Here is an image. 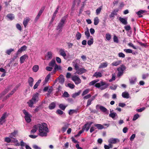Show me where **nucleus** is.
<instances>
[{"instance_id":"1","label":"nucleus","mask_w":149,"mask_h":149,"mask_svg":"<svg viewBox=\"0 0 149 149\" xmlns=\"http://www.w3.org/2000/svg\"><path fill=\"white\" fill-rule=\"evenodd\" d=\"M39 131V135L42 137L46 136L47 133L48 132V129L47 127V124L45 123L37 125Z\"/></svg>"},{"instance_id":"2","label":"nucleus","mask_w":149,"mask_h":149,"mask_svg":"<svg viewBox=\"0 0 149 149\" xmlns=\"http://www.w3.org/2000/svg\"><path fill=\"white\" fill-rule=\"evenodd\" d=\"M38 95L39 94L37 93L33 95L31 99L27 103L29 107H32L34 103L38 101L39 100Z\"/></svg>"},{"instance_id":"3","label":"nucleus","mask_w":149,"mask_h":149,"mask_svg":"<svg viewBox=\"0 0 149 149\" xmlns=\"http://www.w3.org/2000/svg\"><path fill=\"white\" fill-rule=\"evenodd\" d=\"M68 17V15L64 16L62 18L60 22L58 24L56 29L57 30H59V32H61L62 31V29L65 24V21Z\"/></svg>"},{"instance_id":"4","label":"nucleus","mask_w":149,"mask_h":149,"mask_svg":"<svg viewBox=\"0 0 149 149\" xmlns=\"http://www.w3.org/2000/svg\"><path fill=\"white\" fill-rule=\"evenodd\" d=\"M109 84L105 82L101 81L100 82L96 83L95 86L97 88H100L101 90H103L107 88Z\"/></svg>"},{"instance_id":"5","label":"nucleus","mask_w":149,"mask_h":149,"mask_svg":"<svg viewBox=\"0 0 149 149\" xmlns=\"http://www.w3.org/2000/svg\"><path fill=\"white\" fill-rule=\"evenodd\" d=\"M22 111L25 115L24 118L26 122L28 123L31 122V118L32 117V116L25 109H24Z\"/></svg>"},{"instance_id":"6","label":"nucleus","mask_w":149,"mask_h":149,"mask_svg":"<svg viewBox=\"0 0 149 149\" xmlns=\"http://www.w3.org/2000/svg\"><path fill=\"white\" fill-rule=\"evenodd\" d=\"M126 69L125 67L123 65H122L120 67H119L117 70L118 71V74L117 76L118 77H120L123 75L124 71Z\"/></svg>"},{"instance_id":"7","label":"nucleus","mask_w":149,"mask_h":149,"mask_svg":"<svg viewBox=\"0 0 149 149\" xmlns=\"http://www.w3.org/2000/svg\"><path fill=\"white\" fill-rule=\"evenodd\" d=\"M71 79L74 82L76 85H78L81 82V79L78 76L74 75L72 76Z\"/></svg>"},{"instance_id":"8","label":"nucleus","mask_w":149,"mask_h":149,"mask_svg":"<svg viewBox=\"0 0 149 149\" xmlns=\"http://www.w3.org/2000/svg\"><path fill=\"white\" fill-rule=\"evenodd\" d=\"M96 109L98 110L100 109L102 112L105 113L106 114H109V111L104 106L100 105H97L96 106Z\"/></svg>"},{"instance_id":"9","label":"nucleus","mask_w":149,"mask_h":149,"mask_svg":"<svg viewBox=\"0 0 149 149\" xmlns=\"http://www.w3.org/2000/svg\"><path fill=\"white\" fill-rule=\"evenodd\" d=\"M79 63L80 61L78 59H76V60H74L72 62V65L74 67L75 70H77L79 68Z\"/></svg>"},{"instance_id":"10","label":"nucleus","mask_w":149,"mask_h":149,"mask_svg":"<svg viewBox=\"0 0 149 149\" xmlns=\"http://www.w3.org/2000/svg\"><path fill=\"white\" fill-rule=\"evenodd\" d=\"M7 115L6 113H4L0 118V124L2 125L6 121L5 118L7 117Z\"/></svg>"},{"instance_id":"11","label":"nucleus","mask_w":149,"mask_h":149,"mask_svg":"<svg viewBox=\"0 0 149 149\" xmlns=\"http://www.w3.org/2000/svg\"><path fill=\"white\" fill-rule=\"evenodd\" d=\"M76 70V73L79 75H80L85 73L87 71L86 69H85L84 68H79V67L77 70Z\"/></svg>"},{"instance_id":"12","label":"nucleus","mask_w":149,"mask_h":149,"mask_svg":"<svg viewBox=\"0 0 149 149\" xmlns=\"http://www.w3.org/2000/svg\"><path fill=\"white\" fill-rule=\"evenodd\" d=\"M18 131L17 130H14V132L9 134V137L11 139L15 138L17 135Z\"/></svg>"},{"instance_id":"13","label":"nucleus","mask_w":149,"mask_h":149,"mask_svg":"<svg viewBox=\"0 0 149 149\" xmlns=\"http://www.w3.org/2000/svg\"><path fill=\"white\" fill-rule=\"evenodd\" d=\"M119 10L116 9L114 10L109 15L110 18L113 19L115 17V16L117 14V13L118 12Z\"/></svg>"},{"instance_id":"14","label":"nucleus","mask_w":149,"mask_h":149,"mask_svg":"<svg viewBox=\"0 0 149 149\" xmlns=\"http://www.w3.org/2000/svg\"><path fill=\"white\" fill-rule=\"evenodd\" d=\"M119 141V140L117 138H111L109 139L108 142L109 143L115 144Z\"/></svg>"},{"instance_id":"15","label":"nucleus","mask_w":149,"mask_h":149,"mask_svg":"<svg viewBox=\"0 0 149 149\" xmlns=\"http://www.w3.org/2000/svg\"><path fill=\"white\" fill-rule=\"evenodd\" d=\"M130 83L132 85L134 84L137 81V78L136 77H133L129 79Z\"/></svg>"},{"instance_id":"16","label":"nucleus","mask_w":149,"mask_h":149,"mask_svg":"<svg viewBox=\"0 0 149 149\" xmlns=\"http://www.w3.org/2000/svg\"><path fill=\"white\" fill-rule=\"evenodd\" d=\"M119 21L123 24L126 25L127 24V18H123L121 17H119Z\"/></svg>"},{"instance_id":"17","label":"nucleus","mask_w":149,"mask_h":149,"mask_svg":"<svg viewBox=\"0 0 149 149\" xmlns=\"http://www.w3.org/2000/svg\"><path fill=\"white\" fill-rule=\"evenodd\" d=\"M28 56L26 54H24L21 56L20 58V63L21 64L23 63L26 58H28Z\"/></svg>"},{"instance_id":"18","label":"nucleus","mask_w":149,"mask_h":149,"mask_svg":"<svg viewBox=\"0 0 149 149\" xmlns=\"http://www.w3.org/2000/svg\"><path fill=\"white\" fill-rule=\"evenodd\" d=\"M60 54L63 56L64 58L66 56V54L65 53V52L64 49H61L59 51Z\"/></svg>"},{"instance_id":"19","label":"nucleus","mask_w":149,"mask_h":149,"mask_svg":"<svg viewBox=\"0 0 149 149\" xmlns=\"http://www.w3.org/2000/svg\"><path fill=\"white\" fill-rule=\"evenodd\" d=\"M11 142L14 143V145L15 146H20V143L18 142V140L15 138H14L12 139Z\"/></svg>"},{"instance_id":"20","label":"nucleus","mask_w":149,"mask_h":149,"mask_svg":"<svg viewBox=\"0 0 149 149\" xmlns=\"http://www.w3.org/2000/svg\"><path fill=\"white\" fill-rule=\"evenodd\" d=\"M27 48V47L26 45H24L19 48L17 52V54L21 53L22 51H25Z\"/></svg>"},{"instance_id":"21","label":"nucleus","mask_w":149,"mask_h":149,"mask_svg":"<svg viewBox=\"0 0 149 149\" xmlns=\"http://www.w3.org/2000/svg\"><path fill=\"white\" fill-rule=\"evenodd\" d=\"M94 126L98 130H102L105 128L102 125L100 124H95L94 125Z\"/></svg>"},{"instance_id":"22","label":"nucleus","mask_w":149,"mask_h":149,"mask_svg":"<svg viewBox=\"0 0 149 149\" xmlns=\"http://www.w3.org/2000/svg\"><path fill=\"white\" fill-rule=\"evenodd\" d=\"M59 8L58 7L57 8L56 10H55V11L54 13V14H53V16L52 17L51 20V22H52L55 19V17L56 16V15L58 12V10Z\"/></svg>"},{"instance_id":"23","label":"nucleus","mask_w":149,"mask_h":149,"mask_svg":"<svg viewBox=\"0 0 149 149\" xmlns=\"http://www.w3.org/2000/svg\"><path fill=\"white\" fill-rule=\"evenodd\" d=\"M34 81V79L33 78L30 77L28 79V82L29 85L31 87H32L33 86V83Z\"/></svg>"},{"instance_id":"24","label":"nucleus","mask_w":149,"mask_h":149,"mask_svg":"<svg viewBox=\"0 0 149 149\" xmlns=\"http://www.w3.org/2000/svg\"><path fill=\"white\" fill-rule=\"evenodd\" d=\"M59 80V82L61 84H63L64 81V79L63 78V76L61 74L58 78Z\"/></svg>"},{"instance_id":"25","label":"nucleus","mask_w":149,"mask_h":149,"mask_svg":"<svg viewBox=\"0 0 149 149\" xmlns=\"http://www.w3.org/2000/svg\"><path fill=\"white\" fill-rule=\"evenodd\" d=\"M30 19L29 17H26L25 19H24L23 21V24L25 27L27 26L29 22L30 21Z\"/></svg>"},{"instance_id":"26","label":"nucleus","mask_w":149,"mask_h":149,"mask_svg":"<svg viewBox=\"0 0 149 149\" xmlns=\"http://www.w3.org/2000/svg\"><path fill=\"white\" fill-rule=\"evenodd\" d=\"M69 124L68 123H65L63 126L62 127V131L63 133L69 127Z\"/></svg>"},{"instance_id":"27","label":"nucleus","mask_w":149,"mask_h":149,"mask_svg":"<svg viewBox=\"0 0 149 149\" xmlns=\"http://www.w3.org/2000/svg\"><path fill=\"white\" fill-rule=\"evenodd\" d=\"M146 10H140L136 12V13L138 15L139 17H141L143 16L141 14L146 13Z\"/></svg>"},{"instance_id":"28","label":"nucleus","mask_w":149,"mask_h":149,"mask_svg":"<svg viewBox=\"0 0 149 149\" xmlns=\"http://www.w3.org/2000/svg\"><path fill=\"white\" fill-rule=\"evenodd\" d=\"M108 64L107 62H105L103 63L100 64L99 66V68H103L106 67L107 66Z\"/></svg>"},{"instance_id":"29","label":"nucleus","mask_w":149,"mask_h":149,"mask_svg":"<svg viewBox=\"0 0 149 149\" xmlns=\"http://www.w3.org/2000/svg\"><path fill=\"white\" fill-rule=\"evenodd\" d=\"M56 107V103L54 102H52L49 106V108L50 110L54 109Z\"/></svg>"},{"instance_id":"30","label":"nucleus","mask_w":149,"mask_h":149,"mask_svg":"<svg viewBox=\"0 0 149 149\" xmlns=\"http://www.w3.org/2000/svg\"><path fill=\"white\" fill-rule=\"evenodd\" d=\"M122 96L126 98H128L129 97V95L128 93L126 92H123L122 94Z\"/></svg>"},{"instance_id":"31","label":"nucleus","mask_w":149,"mask_h":149,"mask_svg":"<svg viewBox=\"0 0 149 149\" xmlns=\"http://www.w3.org/2000/svg\"><path fill=\"white\" fill-rule=\"evenodd\" d=\"M38 129V127L37 125H34L33 127V129L31 131V133L33 134L35 133L36 132Z\"/></svg>"},{"instance_id":"32","label":"nucleus","mask_w":149,"mask_h":149,"mask_svg":"<svg viewBox=\"0 0 149 149\" xmlns=\"http://www.w3.org/2000/svg\"><path fill=\"white\" fill-rule=\"evenodd\" d=\"M65 86L67 87H69V88L71 89H73L75 87V85L69 83L65 84Z\"/></svg>"},{"instance_id":"33","label":"nucleus","mask_w":149,"mask_h":149,"mask_svg":"<svg viewBox=\"0 0 149 149\" xmlns=\"http://www.w3.org/2000/svg\"><path fill=\"white\" fill-rule=\"evenodd\" d=\"M93 76L97 77H100L102 76L101 73L99 72H96L93 74Z\"/></svg>"},{"instance_id":"34","label":"nucleus","mask_w":149,"mask_h":149,"mask_svg":"<svg viewBox=\"0 0 149 149\" xmlns=\"http://www.w3.org/2000/svg\"><path fill=\"white\" fill-rule=\"evenodd\" d=\"M117 116V114L116 113L114 112L112 113H110L109 115V117L113 119H115V117Z\"/></svg>"},{"instance_id":"35","label":"nucleus","mask_w":149,"mask_h":149,"mask_svg":"<svg viewBox=\"0 0 149 149\" xmlns=\"http://www.w3.org/2000/svg\"><path fill=\"white\" fill-rule=\"evenodd\" d=\"M7 17L10 20H12L14 18V15L12 14H8L7 15Z\"/></svg>"},{"instance_id":"36","label":"nucleus","mask_w":149,"mask_h":149,"mask_svg":"<svg viewBox=\"0 0 149 149\" xmlns=\"http://www.w3.org/2000/svg\"><path fill=\"white\" fill-rule=\"evenodd\" d=\"M90 127V126L88 125V124H86L85 125H84L83 128V130H85L87 132L88 130Z\"/></svg>"},{"instance_id":"37","label":"nucleus","mask_w":149,"mask_h":149,"mask_svg":"<svg viewBox=\"0 0 149 149\" xmlns=\"http://www.w3.org/2000/svg\"><path fill=\"white\" fill-rule=\"evenodd\" d=\"M61 70L62 67L60 65H58L56 64L54 68V70L55 71L58 70Z\"/></svg>"},{"instance_id":"38","label":"nucleus","mask_w":149,"mask_h":149,"mask_svg":"<svg viewBox=\"0 0 149 149\" xmlns=\"http://www.w3.org/2000/svg\"><path fill=\"white\" fill-rule=\"evenodd\" d=\"M42 109L41 106H37L36 107V108L34 110L33 113H36L40 110H41Z\"/></svg>"},{"instance_id":"39","label":"nucleus","mask_w":149,"mask_h":149,"mask_svg":"<svg viewBox=\"0 0 149 149\" xmlns=\"http://www.w3.org/2000/svg\"><path fill=\"white\" fill-rule=\"evenodd\" d=\"M90 40H88L87 42V43L88 45H91L93 44V39L92 36L91 37Z\"/></svg>"},{"instance_id":"40","label":"nucleus","mask_w":149,"mask_h":149,"mask_svg":"<svg viewBox=\"0 0 149 149\" xmlns=\"http://www.w3.org/2000/svg\"><path fill=\"white\" fill-rule=\"evenodd\" d=\"M102 6H101L100 7H99L96 10V15H99L100 12L102 10Z\"/></svg>"},{"instance_id":"41","label":"nucleus","mask_w":149,"mask_h":149,"mask_svg":"<svg viewBox=\"0 0 149 149\" xmlns=\"http://www.w3.org/2000/svg\"><path fill=\"white\" fill-rule=\"evenodd\" d=\"M56 62L55 60H52L49 63V65L51 67H54L56 65Z\"/></svg>"},{"instance_id":"42","label":"nucleus","mask_w":149,"mask_h":149,"mask_svg":"<svg viewBox=\"0 0 149 149\" xmlns=\"http://www.w3.org/2000/svg\"><path fill=\"white\" fill-rule=\"evenodd\" d=\"M99 22V20L98 17H96L94 19V24L95 25L98 24Z\"/></svg>"},{"instance_id":"43","label":"nucleus","mask_w":149,"mask_h":149,"mask_svg":"<svg viewBox=\"0 0 149 149\" xmlns=\"http://www.w3.org/2000/svg\"><path fill=\"white\" fill-rule=\"evenodd\" d=\"M33 71L35 72H37L39 69V66L37 65H34L32 68Z\"/></svg>"},{"instance_id":"44","label":"nucleus","mask_w":149,"mask_h":149,"mask_svg":"<svg viewBox=\"0 0 149 149\" xmlns=\"http://www.w3.org/2000/svg\"><path fill=\"white\" fill-rule=\"evenodd\" d=\"M85 34L86 36V38L88 39L90 37V33L88 29L85 32Z\"/></svg>"},{"instance_id":"45","label":"nucleus","mask_w":149,"mask_h":149,"mask_svg":"<svg viewBox=\"0 0 149 149\" xmlns=\"http://www.w3.org/2000/svg\"><path fill=\"white\" fill-rule=\"evenodd\" d=\"M76 38L77 40H79L81 38V33L79 32H77L76 34Z\"/></svg>"},{"instance_id":"46","label":"nucleus","mask_w":149,"mask_h":149,"mask_svg":"<svg viewBox=\"0 0 149 149\" xmlns=\"http://www.w3.org/2000/svg\"><path fill=\"white\" fill-rule=\"evenodd\" d=\"M90 90L89 89H86L85 90H84L82 93L81 94V95L82 96H84V95L87 94L89 92Z\"/></svg>"},{"instance_id":"47","label":"nucleus","mask_w":149,"mask_h":149,"mask_svg":"<svg viewBox=\"0 0 149 149\" xmlns=\"http://www.w3.org/2000/svg\"><path fill=\"white\" fill-rule=\"evenodd\" d=\"M121 62V61H114V62H113L111 64L113 66H117L119 65L120 64Z\"/></svg>"},{"instance_id":"48","label":"nucleus","mask_w":149,"mask_h":149,"mask_svg":"<svg viewBox=\"0 0 149 149\" xmlns=\"http://www.w3.org/2000/svg\"><path fill=\"white\" fill-rule=\"evenodd\" d=\"M50 74H49L45 78L44 82L45 83V84L47 83L49 81V79H50Z\"/></svg>"},{"instance_id":"49","label":"nucleus","mask_w":149,"mask_h":149,"mask_svg":"<svg viewBox=\"0 0 149 149\" xmlns=\"http://www.w3.org/2000/svg\"><path fill=\"white\" fill-rule=\"evenodd\" d=\"M4 141L8 143L11 142L12 139L9 136V137H6L4 139Z\"/></svg>"},{"instance_id":"50","label":"nucleus","mask_w":149,"mask_h":149,"mask_svg":"<svg viewBox=\"0 0 149 149\" xmlns=\"http://www.w3.org/2000/svg\"><path fill=\"white\" fill-rule=\"evenodd\" d=\"M9 91L8 88L6 89L3 91L1 95V97L5 95Z\"/></svg>"},{"instance_id":"51","label":"nucleus","mask_w":149,"mask_h":149,"mask_svg":"<svg viewBox=\"0 0 149 149\" xmlns=\"http://www.w3.org/2000/svg\"><path fill=\"white\" fill-rule=\"evenodd\" d=\"M14 51V49L11 48L7 50L6 51V53L7 54H8V55H10V54L11 52L13 51Z\"/></svg>"},{"instance_id":"52","label":"nucleus","mask_w":149,"mask_h":149,"mask_svg":"<svg viewBox=\"0 0 149 149\" xmlns=\"http://www.w3.org/2000/svg\"><path fill=\"white\" fill-rule=\"evenodd\" d=\"M77 111L74 109H70L68 113L69 115H71L73 113H76Z\"/></svg>"},{"instance_id":"53","label":"nucleus","mask_w":149,"mask_h":149,"mask_svg":"<svg viewBox=\"0 0 149 149\" xmlns=\"http://www.w3.org/2000/svg\"><path fill=\"white\" fill-rule=\"evenodd\" d=\"M45 7L44 6V7H42L41 8V9H40V10L39 12H38V15H40V16L42 14V13L43 12L45 9Z\"/></svg>"},{"instance_id":"54","label":"nucleus","mask_w":149,"mask_h":149,"mask_svg":"<svg viewBox=\"0 0 149 149\" xmlns=\"http://www.w3.org/2000/svg\"><path fill=\"white\" fill-rule=\"evenodd\" d=\"M66 106H65L64 105H63V104H60L59 105V107L62 110L64 111Z\"/></svg>"},{"instance_id":"55","label":"nucleus","mask_w":149,"mask_h":149,"mask_svg":"<svg viewBox=\"0 0 149 149\" xmlns=\"http://www.w3.org/2000/svg\"><path fill=\"white\" fill-rule=\"evenodd\" d=\"M63 96L64 97H68L70 96V95L67 92L65 91L63 94Z\"/></svg>"},{"instance_id":"56","label":"nucleus","mask_w":149,"mask_h":149,"mask_svg":"<svg viewBox=\"0 0 149 149\" xmlns=\"http://www.w3.org/2000/svg\"><path fill=\"white\" fill-rule=\"evenodd\" d=\"M80 91H79L77 93H73L72 95V97L73 98H75L77 96H78L80 94Z\"/></svg>"},{"instance_id":"57","label":"nucleus","mask_w":149,"mask_h":149,"mask_svg":"<svg viewBox=\"0 0 149 149\" xmlns=\"http://www.w3.org/2000/svg\"><path fill=\"white\" fill-rule=\"evenodd\" d=\"M27 145L26 144V143H24L23 141V140H21L20 142V146L22 147H24L25 146L26 147V146Z\"/></svg>"},{"instance_id":"58","label":"nucleus","mask_w":149,"mask_h":149,"mask_svg":"<svg viewBox=\"0 0 149 149\" xmlns=\"http://www.w3.org/2000/svg\"><path fill=\"white\" fill-rule=\"evenodd\" d=\"M116 78V75L115 74H112V77L111 79H110L109 80V82H111L113 81Z\"/></svg>"},{"instance_id":"59","label":"nucleus","mask_w":149,"mask_h":149,"mask_svg":"<svg viewBox=\"0 0 149 149\" xmlns=\"http://www.w3.org/2000/svg\"><path fill=\"white\" fill-rule=\"evenodd\" d=\"M139 117V115L138 114H135L133 117V120L134 121L136 120Z\"/></svg>"},{"instance_id":"60","label":"nucleus","mask_w":149,"mask_h":149,"mask_svg":"<svg viewBox=\"0 0 149 149\" xmlns=\"http://www.w3.org/2000/svg\"><path fill=\"white\" fill-rule=\"evenodd\" d=\"M113 40L114 42L118 43V40L117 37L116 36L114 35L113 37Z\"/></svg>"},{"instance_id":"61","label":"nucleus","mask_w":149,"mask_h":149,"mask_svg":"<svg viewBox=\"0 0 149 149\" xmlns=\"http://www.w3.org/2000/svg\"><path fill=\"white\" fill-rule=\"evenodd\" d=\"M124 51L127 53H132V50L130 49H125Z\"/></svg>"},{"instance_id":"62","label":"nucleus","mask_w":149,"mask_h":149,"mask_svg":"<svg viewBox=\"0 0 149 149\" xmlns=\"http://www.w3.org/2000/svg\"><path fill=\"white\" fill-rule=\"evenodd\" d=\"M145 109V107H143L139 109H136V111L137 112H141L144 111Z\"/></svg>"},{"instance_id":"63","label":"nucleus","mask_w":149,"mask_h":149,"mask_svg":"<svg viewBox=\"0 0 149 149\" xmlns=\"http://www.w3.org/2000/svg\"><path fill=\"white\" fill-rule=\"evenodd\" d=\"M124 28L126 31H129L131 29L130 26L129 25L125 26L124 27Z\"/></svg>"},{"instance_id":"64","label":"nucleus","mask_w":149,"mask_h":149,"mask_svg":"<svg viewBox=\"0 0 149 149\" xmlns=\"http://www.w3.org/2000/svg\"><path fill=\"white\" fill-rule=\"evenodd\" d=\"M106 38L107 40H110L111 38V35L109 33H107L106 34Z\"/></svg>"}]
</instances>
